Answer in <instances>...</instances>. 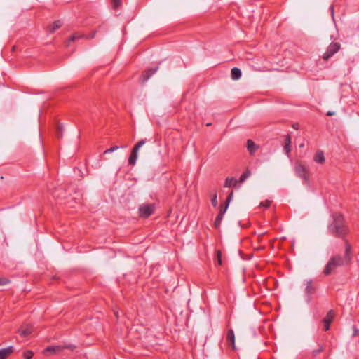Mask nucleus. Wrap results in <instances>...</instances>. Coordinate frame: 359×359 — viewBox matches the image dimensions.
<instances>
[{
  "label": "nucleus",
  "instance_id": "1",
  "mask_svg": "<svg viewBox=\"0 0 359 359\" xmlns=\"http://www.w3.org/2000/svg\"><path fill=\"white\" fill-rule=\"evenodd\" d=\"M345 243V252L344 256L341 257L339 255L332 257L328 261L323 273L325 275L331 274L337 267L342 266L345 264H348L350 263L352 257L351 255V246L348 243L346 240H344Z\"/></svg>",
  "mask_w": 359,
  "mask_h": 359
},
{
  "label": "nucleus",
  "instance_id": "2",
  "mask_svg": "<svg viewBox=\"0 0 359 359\" xmlns=\"http://www.w3.org/2000/svg\"><path fill=\"white\" fill-rule=\"evenodd\" d=\"M328 230L333 236L344 239L348 229L342 215L339 213L333 215V222L329 225Z\"/></svg>",
  "mask_w": 359,
  "mask_h": 359
},
{
  "label": "nucleus",
  "instance_id": "3",
  "mask_svg": "<svg viewBox=\"0 0 359 359\" xmlns=\"http://www.w3.org/2000/svg\"><path fill=\"white\" fill-rule=\"evenodd\" d=\"M294 172L296 175L302 179L304 182L309 181V175L307 174L308 170L306 166L303 165L301 162L297 161L294 165Z\"/></svg>",
  "mask_w": 359,
  "mask_h": 359
},
{
  "label": "nucleus",
  "instance_id": "4",
  "mask_svg": "<svg viewBox=\"0 0 359 359\" xmlns=\"http://www.w3.org/2000/svg\"><path fill=\"white\" fill-rule=\"evenodd\" d=\"M341 48L340 43L337 42L331 43L327 47L326 51L323 55V59L325 60H329L331 57H332L335 53H337Z\"/></svg>",
  "mask_w": 359,
  "mask_h": 359
},
{
  "label": "nucleus",
  "instance_id": "5",
  "mask_svg": "<svg viewBox=\"0 0 359 359\" xmlns=\"http://www.w3.org/2000/svg\"><path fill=\"white\" fill-rule=\"evenodd\" d=\"M154 204H142L139 207L140 217L147 218L154 213Z\"/></svg>",
  "mask_w": 359,
  "mask_h": 359
},
{
  "label": "nucleus",
  "instance_id": "6",
  "mask_svg": "<svg viewBox=\"0 0 359 359\" xmlns=\"http://www.w3.org/2000/svg\"><path fill=\"white\" fill-rule=\"evenodd\" d=\"M304 285H305V293L307 301L311 300V296L315 292L316 287L313 284V280L311 279L304 280Z\"/></svg>",
  "mask_w": 359,
  "mask_h": 359
},
{
  "label": "nucleus",
  "instance_id": "7",
  "mask_svg": "<svg viewBox=\"0 0 359 359\" xmlns=\"http://www.w3.org/2000/svg\"><path fill=\"white\" fill-rule=\"evenodd\" d=\"M334 316V311L330 310L326 316L323 320V323L324 325V330L325 331L328 330L330 327V323L332 321Z\"/></svg>",
  "mask_w": 359,
  "mask_h": 359
},
{
  "label": "nucleus",
  "instance_id": "8",
  "mask_svg": "<svg viewBox=\"0 0 359 359\" xmlns=\"http://www.w3.org/2000/svg\"><path fill=\"white\" fill-rule=\"evenodd\" d=\"M158 69V67H156L154 68H151L145 70L141 76V82L142 83L147 82L149 80V79L157 72Z\"/></svg>",
  "mask_w": 359,
  "mask_h": 359
},
{
  "label": "nucleus",
  "instance_id": "9",
  "mask_svg": "<svg viewBox=\"0 0 359 359\" xmlns=\"http://www.w3.org/2000/svg\"><path fill=\"white\" fill-rule=\"evenodd\" d=\"M259 145L256 144L252 140L249 139L246 142V149L250 155L253 156L259 149Z\"/></svg>",
  "mask_w": 359,
  "mask_h": 359
},
{
  "label": "nucleus",
  "instance_id": "10",
  "mask_svg": "<svg viewBox=\"0 0 359 359\" xmlns=\"http://www.w3.org/2000/svg\"><path fill=\"white\" fill-rule=\"evenodd\" d=\"M226 340L229 346H231L233 349L235 348V335L233 330L230 329L228 330L226 334Z\"/></svg>",
  "mask_w": 359,
  "mask_h": 359
},
{
  "label": "nucleus",
  "instance_id": "11",
  "mask_svg": "<svg viewBox=\"0 0 359 359\" xmlns=\"http://www.w3.org/2000/svg\"><path fill=\"white\" fill-rule=\"evenodd\" d=\"M18 332L20 336L25 337L32 332V326L27 325L24 327H21L19 329Z\"/></svg>",
  "mask_w": 359,
  "mask_h": 359
},
{
  "label": "nucleus",
  "instance_id": "12",
  "mask_svg": "<svg viewBox=\"0 0 359 359\" xmlns=\"http://www.w3.org/2000/svg\"><path fill=\"white\" fill-rule=\"evenodd\" d=\"M13 352V347L10 346L7 348L0 349V359H6Z\"/></svg>",
  "mask_w": 359,
  "mask_h": 359
},
{
  "label": "nucleus",
  "instance_id": "13",
  "mask_svg": "<svg viewBox=\"0 0 359 359\" xmlns=\"http://www.w3.org/2000/svg\"><path fill=\"white\" fill-rule=\"evenodd\" d=\"M238 183V180L233 177H228L226 178L224 182V187H236Z\"/></svg>",
  "mask_w": 359,
  "mask_h": 359
},
{
  "label": "nucleus",
  "instance_id": "14",
  "mask_svg": "<svg viewBox=\"0 0 359 359\" xmlns=\"http://www.w3.org/2000/svg\"><path fill=\"white\" fill-rule=\"evenodd\" d=\"M313 161L320 164L325 163V158L323 152L322 151H318L313 157Z\"/></svg>",
  "mask_w": 359,
  "mask_h": 359
},
{
  "label": "nucleus",
  "instance_id": "15",
  "mask_svg": "<svg viewBox=\"0 0 359 359\" xmlns=\"http://www.w3.org/2000/svg\"><path fill=\"white\" fill-rule=\"evenodd\" d=\"M242 75L241 70L238 67H233L231 71V76L233 80H238Z\"/></svg>",
  "mask_w": 359,
  "mask_h": 359
},
{
  "label": "nucleus",
  "instance_id": "16",
  "mask_svg": "<svg viewBox=\"0 0 359 359\" xmlns=\"http://www.w3.org/2000/svg\"><path fill=\"white\" fill-rule=\"evenodd\" d=\"M137 150L133 149L132 153L128 159V163L130 165H134L136 163L137 158Z\"/></svg>",
  "mask_w": 359,
  "mask_h": 359
},
{
  "label": "nucleus",
  "instance_id": "17",
  "mask_svg": "<svg viewBox=\"0 0 359 359\" xmlns=\"http://www.w3.org/2000/svg\"><path fill=\"white\" fill-rule=\"evenodd\" d=\"M62 26V22L60 20L55 21L53 25L48 27V31L50 33L54 32Z\"/></svg>",
  "mask_w": 359,
  "mask_h": 359
},
{
  "label": "nucleus",
  "instance_id": "18",
  "mask_svg": "<svg viewBox=\"0 0 359 359\" xmlns=\"http://www.w3.org/2000/svg\"><path fill=\"white\" fill-rule=\"evenodd\" d=\"M223 217H224V215H220V213H219L218 215L216 217L215 223H214L215 227L216 229L219 228L222 221L223 219Z\"/></svg>",
  "mask_w": 359,
  "mask_h": 359
},
{
  "label": "nucleus",
  "instance_id": "19",
  "mask_svg": "<svg viewBox=\"0 0 359 359\" xmlns=\"http://www.w3.org/2000/svg\"><path fill=\"white\" fill-rule=\"evenodd\" d=\"M251 175V172L250 170H246L243 172L239 178L238 182L243 183Z\"/></svg>",
  "mask_w": 359,
  "mask_h": 359
},
{
  "label": "nucleus",
  "instance_id": "20",
  "mask_svg": "<svg viewBox=\"0 0 359 359\" xmlns=\"http://www.w3.org/2000/svg\"><path fill=\"white\" fill-rule=\"evenodd\" d=\"M126 146H121V147H118V146H114V147H110L109 149H106L104 151V154H109V153H112L115 151H116L117 149H118L119 148H126Z\"/></svg>",
  "mask_w": 359,
  "mask_h": 359
},
{
  "label": "nucleus",
  "instance_id": "21",
  "mask_svg": "<svg viewBox=\"0 0 359 359\" xmlns=\"http://www.w3.org/2000/svg\"><path fill=\"white\" fill-rule=\"evenodd\" d=\"M83 36L79 33H75L69 36V41H74L75 40L82 38Z\"/></svg>",
  "mask_w": 359,
  "mask_h": 359
},
{
  "label": "nucleus",
  "instance_id": "22",
  "mask_svg": "<svg viewBox=\"0 0 359 359\" xmlns=\"http://www.w3.org/2000/svg\"><path fill=\"white\" fill-rule=\"evenodd\" d=\"M215 261L217 262L218 265H222V252L220 250L216 251Z\"/></svg>",
  "mask_w": 359,
  "mask_h": 359
},
{
  "label": "nucleus",
  "instance_id": "23",
  "mask_svg": "<svg viewBox=\"0 0 359 359\" xmlns=\"http://www.w3.org/2000/svg\"><path fill=\"white\" fill-rule=\"evenodd\" d=\"M146 143V140H140L133 147L135 150L139 151V149Z\"/></svg>",
  "mask_w": 359,
  "mask_h": 359
},
{
  "label": "nucleus",
  "instance_id": "24",
  "mask_svg": "<svg viewBox=\"0 0 359 359\" xmlns=\"http://www.w3.org/2000/svg\"><path fill=\"white\" fill-rule=\"evenodd\" d=\"M34 353L32 351H26L24 352L23 356L25 359H32L33 357Z\"/></svg>",
  "mask_w": 359,
  "mask_h": 359
},
{
  "label": "nucleus",
  "instance_id": "25",
  "mask_svg": "<svg viewBox=\"0 0 359 359\" xmlns=\"http://www.w3.org/2000/svg\"><path fill=\"white\" fill-rule=\"evenodd\" d=\"M211 203H212V205L213 207H217V194L215 193L212 196V198H211Z\"/></svg>",
  "mask_w": 359,
  "mask_h": 359
},
{
  "label": "nucleus",
  "instance_id": "26",
  "mask_svg": "<svg viewBox=\"0 0 359 359\" xmlns=\"http://www.w3.org/2000/svg\"><path fill=\"white\" fill-rule=\"evenodd\" d=\"M228 207H229L228 203H226V205L224 206L222 205L220 207V210H219V213H220V215H224V214H225Z\"/></svg>",
  "mask_w": 359,
  "mask_h": 359
},
{
  "label": "nucleus",
  "instance_id": "27",
  "mask_svg": "<svg viewBox=\"0 0 359 359\" xmlns=\"http://www.w3.org/2000/svg\"><path fill=\"white\" fill-rule=\"evenodd\" d=\"M111 1H112V6L114 9H116L119 7V6L121 4L120 0H111Z\"/></svg>",
  "mask_w": 359,
  "mask_h": 359
},
{
  "label": "nucleus",
  "instance_id": "28",
  "mask_svg": "<svg viewBox=\"0 0 359 359\" xmlns=\"http://www.w3.org/2000/svg\"><path fill=\"white\" fill-rule=\"evenodd\" d=\"M291 136L290 135H286L285 136V144L291 145Z\"/></svg>",
  "mask_w": 359,
  "mask_h": 359
},
{
  "label": "nucleus",
  "instance_id": "29",
  "mask_svg": "<svg viewBox=\"0 0 359 359\" xmlns=\"http://www.w3.org/2000/svg\"><path fill=\"white\" fill-rule=\"evenodd\" d=\"M271 205V201H266L264 202H262L260 204H259V206L260 207H263V208H267L270 206Z\"/></svg>",
  "mask_w": 359,
  "mask_h": 359
},
{
  "label": "nucleus",
  "instance_id": "30",
  "mask_svg": "<svg viewBox=\"0 0 359 359\" xmlns=\"http://www.w3.org/2000/svg\"><path fill=\"white\" fill-rule=\"evenodd\" d=\"M283 150L287 155H289L291 152V145L285 144Z\"/></svg>",
  "mask_w": 359,
  "mask_h": 359
},
{
  "label": "nucleus",
  "instance_id": "31",
  "mask_svg": "<svg viewBox=\"0 0 359 359\" xmlns=\"http://www.w3.org/2000/svg\"><path fill=\"white\" fill-rule=\"evenodd\" d=\"M233 191H231L229 196H227L226 198V203H228V205H229L230 202L231 201L232 198H233Z\"/></svg>",
  "mask_w": 359,
  "mask_h": 359
},
{
  "label": "nucleus",
  "instance_id": "32",
  "mask_svg": "<svg viewBox=\"0 0 359 359\" xmlns=\"http://www.w3.org/2000/svg\"><path fill=\"white\" fill-rule=\"evenodd\" d=\"M323 351V347L320 346L319 348L315 349L313 351V355H318L319 353H320Z\"/></svg>",
  "mask_w": 359,
  "mask_h": 359
},
{
  "label": "nucleus",
  "instance_id": "33",
  "mask_svg": "<svg viewBox=\"0 0 359 359\" xmlns=\"http://www.w3.org/2000/svg\"><path fill=\"white\" fill-rule=\"evenodd\" d=\"M97 31L92 32L88 36H86L87 39H93L95 36Z\"/></svg>",
  "mask_w": 359,
  "mask_h": 359
},
{
  "label": "nucleus",
  "instance_id": "34",
  "mask_svg": "<svg viewBox=\"0 0 359 359\" xmlns=\"http://www.w3.org/2000/svg\"><path fill=\"white\" fill-rule=\"evenodd\" d=\"M8 283V279L6 278H0V285H4Z\"/></svg>",
  "mask_w": 359,
  "mask_h": 359
},
{
  "label": "nucleus",
  "instance_id": "35",
  "mask_svg": "<svg viewBox=\"0 0 359 359\" xmlns=\"http://www.w3.org/2000/svg\"><path fill=\"white\" fill-rule=\"evenodd\" d=\"M58 130H59V132L57 133V136L58 137H61L62 136V127L61 126H58Z\"/></svg>",
  "mask_w": 359,
  "mask_h": 359
},
{
  "label": "nucleus",
  "instance_id": "36",
  "mask_svg": "<svg viewBox=\"0 0 359 359\" xmlns=\"http://www.w3.org/2000/svg\"><path fill=\"white\" fill-rule=\"evenodd\" d=\"M46 351H55V348L54 347H52V346H48L46 348Z\"/></svg>",
  "mask_w": 359,
  "mask_h": 359
},
{
  "label": "nucleus",
  "instance_id": "37",
  "mask_svg": "<svg viewBox=\"0 0 359 359\" xmlns=\"http://www.w3.org/2000/svg\"><path fill=\"white\" fill-rule=\"evenodd\" d=\"M330 8L332 10V15H334V7H333V6H331Z\"/></svg>",
  "mask_w": 359,
  "mask_h": 359
},
{
  "label": "nucleus",
  "instance_id": "38",
  "mask_svg": "<svg viewBox=\"0 0 359 359\" xmlns=\"http://www.w3.org/2000/svg\"><path fill=\"white\" fill-rule=\"evenodd\" d=\"M293 128H294V129L297 130V129H298L297 124H294V125H293Z\"/></svg>",
  "mask_w": 359,
  "mask_h": 359
},
{
  "label": "nucleus",
  "instance_id": "39",
  "mask_svg": "<svg viewBox=\"0 0 359 359\" xmlns=\"http://www.w3.org/2000/svg\"><path fill=\"white\" fill-rule=\"evenodd\" d=\"M327 116H332L334 115V114H331V113H329V114H326Z\"/></svg>",
  "mask_w": 359,
  "mask_h": 359
},
{
  "label": "nucleus",
  "instance_id": "40",
  "mask_svg": "<svg viewBox=\"0 0 359 359\" xmlns=\"http://www.w3.org/2000/svg\"><path fill=\"white\" fill-rule=\"evenodd\" d=\"M304 147V144H301L299 145V147Z\"/></svg>",
  "mask_w": 359,
  "mask_h": 359
},
{
  "label": "nucleus",
  "instance_id": "41",
  "mask_svg": "<svg viewBox=\"0 0 359 359\" xmlns=\"http://www.w3.org/2000/svg\"><path fill=\"white\" fill-rule=\"evenodd\" d=\"M115 315H116V318H118V313L117 312L115 313Z\"/></svg>",
  "mask_w": 359,
  "mask_h": 359
}]
</instances>
